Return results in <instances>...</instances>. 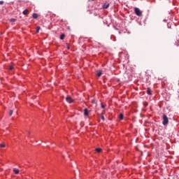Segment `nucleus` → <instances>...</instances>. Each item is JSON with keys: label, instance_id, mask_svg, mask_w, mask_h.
<instances>
[{"label": "nucleus", "instance_id": "nucleus-1", "mask_svg": "<svg viewBox=\"0 0 179 179\" xmlns=\"http://www.w3.org/2000/svg\"><path fill=\"white\" fill-rule=\"evenodd\" d=\"M163 121L162 124L163 125H167L169 124V117H167V115L166 114H164L162 116Z\"/></svg>", "mask_w": 179, "mask_h": 179}, {"label": "nucleus", "instance_id": "nucleus-2", "mask_svg": "<svg viewBox=\"0 0 179 179\" xmlns=\"http://www.w3.org/2000/svg\"><path fill=\"white\" fill-rule=\"evenodd\" d=\"M134 12L136 16H139V17L142 16V11L138 8H136V7L134 8Z\"/></svg>", "mask_w": 179, "mask_h": 179}, {"label": "nucleus", "instance_id": "nucleus-3", "mask_svg": "<svg viewBox=\"0 0 179 179\" xmlns=\"http://www.w3.org/2000/svg\"><path fill=\"white\" fill-rule=\"evenodd\" d=\"M101 75H103V71L101 70L96 71V76H98V78H100Z\"/></svg>", "mask_w": 179, "mask_h": 179}, {"label": "nucleus", "instance_id": "nucleus-4", "mask_svg": "<svg viewBox=\"0 0 179 179\" xmlns=\"http://www.w3.org/2000/svg\"><path fill=\"white\" fill-rule=\"evenodd\" d=\"M147 94L152 96V90H150V87L147 88Z\"/></svg>", "mask_w": 179, "mask_h": 179}, {"label": "nucleus", "instance_id": "nucleus-5", "mask_svg": "<svg viewBox=\"0 0 179 179\" xmlns=\"http://www.w3.org/2000/svg\"><path fill=\"white\" fill-rule=\"evenodd\" d=\"M66 102L67 103H72L73 101L72 100V98H71L70 96H67L66 98Z\"/></svg>", "mask_w": 179, "mask_h": 179}, {"label": "nucleus", "instance_id": "nucleus-6", "mask_svg": "<svg viewBox=\"0 0 179 179\" xmlns=\"http://www.w3.org/2000/svg\"><path fill=\"white\" fill-rule=\"evenodd\" d=\"M109 7H110V3H105L103 5V9H108Z\"/></svg>", "mask_w": 179, "mask_h": 179}, {"label": "nucleus", "instance_id": "nucleus-7", "mask_svg": "<svg viewBox=\"0 0 179 179\" xmlns=\"http://www.w3.org/2000/svg\"><path fill=\"white\" fill-rule=\"evenodd\" d=\"M84 115H85L86 117H87V115H89V110H87V108H85L84 110Z\"/></svg>", "mask_w": 179, "mask_h": 179}, {"label": "nucleus", "instance_id": "nucleus-8", "mask_svg": "<svg viewBox=\"0 0 179 179\" xmlns=\"http://www.w3.org/2000/svg\"><path fill=\"white\" fill-rule=\"evenodd\" d=\"M33 19H37V17H38V13H33L32 15Z\"/></svg>", "mask_w": 179, "mask_h": 179}, {"label": "nucleus", "instance_id": "nucleus-9", "mask_svg": "<svg viewBox=\"0 0 179 179\" xmlns=\"http://www.w3.org/2000/svg\"><path fill=\"white\" fill-rule=\"evenodd\" d=\"M13 171L15 173V174H19V169L14 168Z\"/></svg>", "mask_w": 179, "mask_h": 179}, {"label": "nucleus", "instance_id": "nucleus-10", "mask_svg": "<svg viewBox=\"0 0 179 179\" xmlns=\"http://www.w3.org/2000/svg\"><path fill=\"white\" fill-rule=\"evenodd\" d=\"M119 118H120V120H124V114L120 113V114L119 115Z\"/></svg>", "mask_w": 179, "mask_h": 179}, {"label": "nucleus", "instance_id": "nucleus-11", "mask_svg": "<svg viewBox=\"0 0 179 179\" xmlns=\"http://www.w3.org/2000/svg\"><path fill=\"white\" fill-rule=\"evenodd\" d=\"M64 38H65V35L64 34H62L61 36H60V40H64Z\"/></svg>", "mask_w": 179, "mask_h": 179}, {"label": "nucleus", "instance_id": "nucleus-12", "mask_svg": "<svg viewBox=\"0 0 179 179\" xmlns=\"http://www.w3.org/2000/svg\"><path fill=\"white\" fill-rule=\"evenodd\" d=\"M22 13H23V15H27V13H29V10H24Z\"/></svg>", "mask_w": 179, "mask_h": 179}, {"label": "nucleus", "instance_id": "nucleus-13", "mask_svg": "<svg viewBox=\"0 0 179 179\" xmlns=\"http://www.w3.org/2000/svg\"><path fill=\"white\" fill-rule=\"evenodd\" d=\"M96 152H97V153H100V152H101V148H96Z\"/></svg>", "mask_w": 179, "mask_h": 179}, {"label": "nucleus", "instance_id": "nucleus-14", "mask_svg": "<svg viewBox=\"0 0 179 179\" xmlns=\"http://www.w3.org/2000/svg\"><path fill=\"white\" fill-rule=\"evenodd\" d=\"M40 29H41L40 27H36V33H39Z\"/></svg>", "mask_w": 179, "mask_h": 179}, {"label": "nucleus", "instance_id": "nucleus-15", "mask_svg": "<svg viewBox=\"0 0 179 179\" xmlns=\"http://www.w3.org/2000/svg\"><path fill=\"white\" fill-rule=\"evenodd\" d=\"M13 110H10L9 111V115H13Z\"/></svg>", "mask_w": 179, "mask_h": 179}, {"label": "nucleus", "instance_id": "nucleus-16", "mask_svg": "<svg viewBox=\"0 0 179 179\" xmlns=\"http://www.w3.org/2000/svg\"><path fill=\"white\" fill-rule=\"evenodd\" d=\"M6 146L5 143L0 144V148H5Z\"/></svg>", "mask_w": 179, "mask_h": 179}, {"label": "nucleus", "instance_id": "nucleus-17", "mask_svg": "<svg viewBox=\"0 0 179 179\" xmlns=\"http://www.w3.org/2000/svg\"><path fill=\"white\" fill-rule=\"evenodd\" d=\"M15 20H16V19L12 18V19L10 20V22H15Z\"/></svg>", "mask_w": 179, "mask_h": 179}, {"label": "nucleus", "instance_id": "nucleus-18", "mask_svg": "<svg viewBox=\"0 0 179 179\" xmlns=\"http://www.w3.org/2000/svg\"><path fill=\"white\" fill-rule=\"evenodd\" d=\"M101 120H102L103 121H105L104 116L103 115V113H102V115H101Z\"/></svg>", "mask_w": 179, "mask_h": 179}, {"label": "nucleus", "instance_id": "nucleus-19", "mask_svg": "<svg viewBox=\"0 0 179 179\" xmlns=\"http://www.w3.org/2000/svg\"><path fill=\"white\" fill-rule=\"evenodd\" d=\"M9 69H10V71H12V69H13V66H10L9 67Z\"/></svg>", "mask_w": 179, "mask_h": 179}, {"label": "nucleus", "instance_id": "nucleus-20", "mask_svg": "<svg viewBox=\"0 0 179 179\" xmlns=\"http://www.w3.org/2000/svg\"><path fill=\"white\" fill-rule=\"evenodd\" d=\"M0 5H3V1H0Z\"/></svg>", "mask_w": 179, "mask_h": 179}, {"label": "nucleus", "instance_id": "nucleus-21", "mask_svg": "<svg viewBox=\"0 0 179 179\" xmlns=\"http://www.w3.org/2000/svg\"><path fill=\"white\" fill-rule=\"evenodd\" d=\"M105 107H106V106H105L104 105L101 104V108H105Z\"/></svg>", "mask_w": 179, "mask_h": 179}, {"label": "nucleus", "instance_id": "nucleus-22", "mask_svg": "<svg viewBox=\"0 0 179 179\" xmlns=\"http://www.w3.org/2000/svg\"><path fill=\"white\" fill-rule=\"evenodd\" d=\"M68 50H69V46L67 47Z\"/></svg>", "mask_w": 179, "mask_h": 179}, {"label": "nucleus", "instance_id": "nucleus-23", "mask_svg": "<svg viewBox=\"0 0 179 179\" xmlns=\"http://www.w3.org/2000/svg\"><path fill=\"white\" fill-rule=\"evenodd\" d=\"M178 85H179V83H178Z\"/></svg>", "mask_w": 179, "mask_h": 179}]
</instances>
